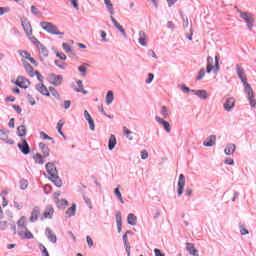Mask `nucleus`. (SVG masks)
I'll list each match as a JSON object with an SVG mask.
<instances>
[{"label": "nucleus", "instance_id": "1", "mask_svg": "<svg viewBox=\"0 0 256 256\" xmlns=\"http://www.w3.org/2000/svg\"><path fill=\"white\" fill-rule=\"evenodd\" d=\"M236 73L241 83H243L244 91L248 97V101L251 107H256V100H255V96L253 95V88L251 87V84L247 82V76H245V70H243V68H241L239 64L236 65Z\"/></svg>", "mask_w": 256, "mask_h": 256}, {"label": "nucleus", "instance_id": "2", "mask_svg": "<svg viewBox=\"0 0 256 256\" xmlns=\"http://www.w3.org/2000/svg\"><path fill=\"white\" fill-rule=\"evenodd\" d=\"M181 91H183V93H194L197 97H199V99H202L203 101H205V99H207V97H209V94L207 93V90H193L189 87H187V85L182 84L180 86Z\"/></svg>", "mask_w": 256, "mask_h": 256}, {"label": "nucleus", "instance_id": "3", "mask_svg": "<svg viewBox=\"0 0 256 256\" xmlns=\"http://www.w3.org/2000/svg\"><path fill=\"white\" fill-rule=\"evenodd\" d=\"M40 27L44 29V31H47V33H50L51 35H65L64 32L59 31V28L55 26V24L51 22H40Z\"/></svg>", "mask_w": 256, "mask_h": 256}, {"label": "nucleus", "instance_id": "4", "mask_svg": "<svg viewBox=\"0 0 256 256\" xmlns=\"http://www.w3.org/2000/svg\"><path fill=\"white\" fill-rule=\"evenodd\" d=\"M48 179L54 183L56 187H63V180L59 177V171L57 168H53L52 170L48 171Z\"/></svg>", "mask_w": 256, "mask_h": 256}, {"label": "nucleus", "instance_id": "5", "mask_svg": "<svg viewBox=\"0 0 256 256\" xmlns=\"http://www.w3.org/2000/svg\"><path fill=\"white\" fill-rule=\"evenodd\" d=\"M240 18L243 19L250 31H253L255 15L249 12H241Z\"/></svg>", "mask_w": 256, "mask_h": 256}, {"label": "nucleus", "instance_id": "6", "mask_svg": "<svg viewBox=\"0 0 256 256\" xmlns=\"http://www.w3.org/2000/svg\"><path fill=\"white\" fill-rule=\"evenodd\" d=\"M10 131L7 128H0V141H4L7 145H15V141L9 139Z\"/></svg>", "mask_w": 256, "mask_h": 256}, {"label": "nucleus", "instance_id": "7", "mask_svg": "<svg viewBox=\"0 0 256 256\" xmlns=\"http://www.w3.org/2000/svg\"><path fill=\"white\" fill-rule=\"evenodd\" d=\"M48 81L51 85H54V87H59V85H62L63 83V75H57L55 73H51L48 76Z\"/></svg>", "mask_w": 256, "mask_h": 256}, {"label": "nucleus", "instance_id": "8", "mask_svg": "<svg viewBox=\"0 0 256 256\" xmlns=\"http://www.w3.org/2000/svg\"><path fill=\"white\" fill-rule=\"evenodd\" d=\"M14 84L20 89H29V85H31V81L27 79L25 76H18Z\"/></svg>", "mask_w": 256, "mask_h": 256}, {"label": "nucleus", "instance_id": "9", "mask_svg": "<svg viewBox=\"0 0 256 256\" xmlns=\"http://www.w3.org/2000/svg\"><path fill=\"white\" fill-rule=\"evenodd\" d=\"M20 21L27 37H30V35H33V28L31 27V22H29V19L21 18Z\"/></svg>", "mask_w": 256, "mask_h": 256}, {"label": "nucleus", "instance_id": "10", "mask_svg": "<svg viewBox=\"0 0 256 256\" xmlns=\"http://www.w3.org/2000/svg\"><path fill=\"white\" fill-rule=\"evenodd\" d=\"M17 147L23 155H29V153H31V147L26 139H22V143H18Z\"/></svg>", "mask_w": 256, "mask_h": 256}, {"label": "nucleus", "instance_id": "11", "mask_svg": "<svg viewBox=\"0 0 256 256\" xmlns=\"http://www.w3.org/2000/svg\"><path fill=\"white\" fill-rule=\"evenodd\" d=\"M185 191V175L180 174L178 179V189H177V195L178 197H181Z\"/></svg>", "mask_w": 256, "mask_h": 256}, {"label": "nucleus", "instance_id": "12", "mask_svg": "<svg viewBox=\"0 0 256 256\" xmlns=\"http://www.w3.org/2000/svg\"><path fill=\"white\" fill-rule=\"evenodd\" d=\"M155 119L157 123H159L160 125H162V127H164V130L166 131V133H171V124L167 120L159 116H156Z\"/></svg>", "mask_w": 256, "mask_h": 256}, {"label": "nucleus", "instance_id": "13", "mask_svg": "<svg viewBox=\"0 0 256 256\" xmlns=\"http://www.w3.org/2000/svg\"><path fill=\"white\" fill-rule=\"evenodd\" d=\"M39 215H41V208L36 206L33 208L30 216V223H36L39 220Z\"/></svg>", "mask_w": 256, "mask_h": 256}, {"label": "nucleus", "instance_id": "14", "mask_svg": "<svg viewBox=\"0 0 256 256\" xmlns=\"http://www.w3.org/2000/svg\"><path fill=\"white\" fill-rule=\"evenodd\" d=\"M223 106H224L225 111H228V112L233 111V109L235 107V98H233V97L227 98Z\"/></svg>", "mask_w": 256, "mask_h": 256}, {"label": "nucleus", "instance_id": "15", "mask_svg": "<svg viewBox=\"0 0 256 256\" xmlns=\"http://www.w3.org/2000/svg\"><path fill=\"white\" fill-rule=\"evenodd\" d=\"M186 251H188L190 255L199 256V250H197L195 245L191 242H186Z\"/></svg>", "mask_w": 256, "mask_h": 256}, {"label": "nucleus", "instance_id": "16", "mask_svg": "<svg viewBox=\"0 0 256 256\" xmlns=\"http://www.w3.org/2000/svg\"><path fill=\"white\" fill-rule=\"evenodd\" d=\"M36 89L41 93V95H44V97H51V93H49V89H47L45 84H37Z\"/></svg>", "mask_w": 256, "mask_h": 256}, {"label": "nucleus", "instance_id": "17", "mask_svg": "<svg viewBox=\"0 0 256 256\" xmlns=\"http://www.w3.org/2000/svg\"><path fill=\"white\" fill-rule=\"evenodd\" d=\"M22 64L26 73H28L29 77H35V71L33 69V66H31L29 62H27L26 60H22Z\"/></svg>", "mask_w": 256, "mask_h": 256}, {"label": "nucleus", "instance_id": "18", "mask_svg": "<svg viewBox=\"0 0 256 256\" xmlns=\"http://www.w3.org/2000/svg\"><path fill=\"white\" fill-rule=\"evenodd\" d=\"M38 147H39L41 153H43V157H49L51 150L49 149V146H47L46 143L40 142L38 144Z\"/></svg>", "mask_w": 256, "mask_h": 256}, {"label": "nucleus", "instance_id": "19", "mask_svg": "<svg viewBox=\"0 0 256 256\" xmlns=\"http://www.w3.org/2000/svg\"><path fill=\"white\" fill-rule=\"evenodd\" d=\"M116 225H117L118 233H121L123 229V217L121 215V211L116 212Z\"/></svg>", "mask_w": 256, "mask_h": 256}, {"label": "nucleus", "instance_id": "20", "mask_svg": "<svg viewBox=\"0 0 256 256\" xmlns=\"http://www.w3.org/2000/svg\"><path fill=\"white\" fill-rule=\"evenodd\" d=\"M217 141L216 135H210L206 138V141L203 142L204 147H213Z\"/></svg>", "mask_w": 256, "mask_h": 256}, {"label": "nucleus", "instance_id": "21", "mask_svg": "<svg viewBox=\"0 0 256 256\" xmlns=\"http://www.w3.org/2000/svg\"><path fill=\"white\" fill-rule=\"evenodd\" d=\"M55 213V210L53 209V206H47L44 213L43 218L44 219H53V214Z\"/></svg>", "mask_w": 256, "mask_h": 256}, {"label": "nucleus", "instance_id": "22", "mask_svg": "<svg viewBox=\"0 0 256 256\" xmlns=\"http://www.w3.org/2000/svg\"><path fill=\"white\" fill-rule=\"evenodd\" d=\"M18 235L21 239H33V233H31V231H29L28 229H26L25 231H18Z\"/></svg>", "mask_w": 256, "mask_h": 256}, {"label": "nucleus", "instance_id": "23", "mask_svg": "<svg viewBox=\"0 0 256 256\" xmlns=\"http://www.w3.org/2000/svg\"><path fill=\"white\" fill-rule=\"evenodd\" d=\"M46 235L50 243H57V235L53 234L51 228H46Z\"/></svg>", "mask_w": 256, "mask_h": 256}, {"label": "nucleus", "instance_id": "24", "mask_svg": "<svg viewBox=\"0 0 256 256\" xmlns=\"http://www.w3.org/2000/svg\"><path fill=\"white\" fill-rule=\"evenodd\" d=\"M117 145V137L115 135H110V138L108 140V149L109 151H113Z\"/></svg>", "mask_w": 256, "mask_h": 256}, {"label": "nucleus", "instance_id": "25", "mask_svg": "<svg viewBox=\"0 0 256 256\" xmlns=\"http://www.w3.org/2000/svg\"><path fill=\"white\" fill-rule=\"evenodd\" d=\"M138 43H140L142 47H147V34H145V31L139 32Z\"/></svg>", "mask_w": 256, "mask_h": 256}, {"label": "nucleus", "instance_id": "26", "mask_svg": "<svg viewBox=\"0 0 256 256\" xmlns=\"http://www.w3.org/2000/svg\"><path fill=\"white\" fill-rule=\"evenodd\" d=\"M237 146L233 143L227 144L226 148L224 149L225 155H231L234 151H236Z\"/></svg>", "mask_w": 256, "mask_h": 256}, {"label": "nucleus", "instance_id": "27", "mask_svg": "<svg viewBox=\"0 0 256 256\" xmlns=\"http://www.w3.org/2000/svg\"><path fill=\"white\" fill-rule=\"evenodd\" d=\"M127 223L128 225H132V227H135V225H137V216H135V214L133 213L128 214Z\"/></svg>", "mask_w": 256, "mask_h": 256}, {"label": "nucleus", "instance_id": "28", "mask_svg": "<svg viewBox=\"0 0 256 256\" xmlns=\"http://www.w3.org/2000/svg\"><path fill=\"white\" fill-rule=\"evenodd\" d=\"M76 213H77V204L73 203L72 206L66 210V215H68V217H75Z\"/></svg>", "mask_w": 256, "mask_h": 256}, {"label": "nucleus", "instance_id": "29", "mask_svg": "<svg viewBox=\"0 0 256 256\" xmlns=\"http://www.w3.org/2000/svg\"><path fill=\"white\" fill-rule=\"evenodd\" d=\"M78 88H75L76 93H83V95H87L89 93L87 90L83 89V80H77Z\"/></svg>", "mask_w": 256, "mask_h": 256}, {"label": "nucleus", "instance_id": "30", "mask_svg": "<svg viewBox=\"0 0 256 256\" xmlns=\"http://www.w3.org/2000/svg\"><path fill=\"white\" fill-rule=\"evenodd\" d=\"M115 99V95L113 94L112 90H109L106 94V104L111 105Z\"/></svg>", "mask_w": 256, "mask_h": 256}, {"label": "nucleus", "instance_id": "31", "mask_svg": "<svg viewBox=\"0 0 256 256\" xmlns=\"http://www.w3.org/2000/svg\"><path fill=\"white\" fill-rule=\"evenodd\" d=\"M33 159L35 163H37L38 165H43V163H45V160L43 159V155H41V153L39 152L33 156Z\"/></svg>", "mask_w": 256, "mask_h": 256}, {"label": "nucleus", "instance_id": "32", "mask_svg": "<svg viewBox=\"0 0 256 256\" xmlns=\"http://www.w3.org/2000/svg\"><path fill=\"white\" fill-rule=\"evenodd\" d=\"M17 133L18 137H25L27 135V128L25 125L18 126Z\"/></svg>", "mask_w": 256, "mask_h": 256}, {"label": "nucleus", "instance_id": "33", "mask_svg": "<svg viewBox=\"0 0 256 256\" xmlns=\"http://www.w3.org/2000/svg\"><path fill=\"white\" fill-rule=\"evenodd\" d=\"M36 47L37 49H39V52L42 53V55H44V57H49V50H47V47H45V45L40 43V45Z\"/></svg>", "mask_w": 256, "mask_h": 256}, {"label": "nucleus", "instance_id": "34", "mask_svg": "<svg viewBox=\"0 0 256 256\" xmlns=\"http://www.w3.org/2000/svg\"><path fill=\"white\" fill-rule=\"evenodd\" d=\"M114 195L117 197L118 201L123 205L125 201L123 200V195L121 194V190H119V186L114 189Z\"/></svg>", "mask_w": 256, "mask_h": 256}, {"label": "nucleus", "instance_id": "35", "mask_svg": "<svg viewBox=\"0 0 256 256\" xmlns=\"http://www.w3.org/2000/svg\"><path fill=\"white\" fill-rule=\"evenodd\" d=\"M63 125H65V123H63L61 120L57 123V131L59 133V135H61L64 139H67V136H65V133H63Z\"/></svg>", "mask_w": 256, "mask_h": 256}, {"label": "nucleus", "instance_id": "36", "mask_svg": "<svg viewBox=\"0 0 256 256\" xmlns=\"http://www.w3.org/2000/svg\"><path fill=\"white\" fill-rule=\"evenodd\" d=\"M62 49H64V51L66 53H70V55L72 57H75V51H73V49H71V46H69V44L67 43H62Z\"/></svg>", "mask_w": 256, "mask_h": 256}, {"label": "nucleus", "instance_id": "37", "mask_svg": "<svg viewBox=\"0 0 256 256\" xmlns=\"http://www.w3.org/2000/svg\"><path fill=\"white\" fill-rule=\"evenodd\" d=\"M104 3H105V5L107 7V10L109 11V13L111 14V17H112V15L115 14L114 9H113V3H111V0H104Z\"/></svg>", "mask_w": 256, "mask_h": 256}, {"label": "nucleus", "instance_id": "38", "mask_svg": "<svg viewBox=\"0 0 256 256\" xmlns=\"http://www.w3.org/2000/svg\"><path fill=\"white\" fill-rule=\"evenodd\" d=\"M49 91H50V93H51V95L53 96V97H55V99H61V95L59 94V92L57 91V89H55V87H53V86H50L49 87Z\"/></svg>", "mask_w": 256, "mask_h": 256}, {"label": "nucleus", "instance_id": "39", "mask_svg": "<svg viewBox=\"0 0 256 256\" xmlns=\"http://www.w3.org/2000/svg\"><path fill=\"white\" fill-rule=\"evenodd\" d=\"M58 209H63V207H67L69 205V201L66 199L58 200V202H55Z\"/></svg>", "mask_w": 256, "mask_h": 256}, {"label": "nucleus", "instance_id": "40", "mask_svg": "<svg viewBox=\"0 0 256 256\" xmlns=\"http://www.w3.org/2000/svg\"><path fill=\"white\" fill-rule=\"evenodd\" d=\"M110 19H111L114 27H116V29H118V31L123 29V26L115 19V17L110 16Z\"/></svg>", "mask_w": 256, "mask_h": 256}, {"label": "nucleus", "instance_id": "41", "mask_svg": "<svg viewBox=\"0 0 256 256\" xmlns=\"http://www.w3.org/2000/svg\"><path fill=\"white\" fill-rule=\"evenodd\" d=\"M39 249L42 253V256H50L47 247H45V245H43L42 243H39Z\"/></svg>", "mask_w": 256, "mask_h": 256}, {"label": "nucleus", "instance_id": "42", "mask_svg": "<svg viewBox=\"0 0 256 256\" xmlns=\"http://www.w3.org/2000/svg\"><path fill=\"white\" fill-rule=\"evenodd\" d=\"M169 109H167V106H162L160 113L164 117V119H167L169 117Z\"/></svg>", "mask_w": 256, "mask_h": 256}, {"label": "nucleus", "instance_id": "43", "mask_svg": "<svg viewBox=\"0 0 256 256\" xmlns=\"http://www.w3.org/2000/svg\"><path fill=\"white\" fill-rule=\"evenodd\" d=\"M123 131H124V135H126L127 139H129V141H133V137L130 136L131 133H133V132H131V130H129V128H127L125 126L123 127Z\"/></svg>", "mask_w": 256, "mask_h": 256}, {"label": "nucleus", "instance_id": "44", "mask_svg": "<svg viewBox=\"0 0 256 256\" xmlns=\"http://www.w3.org/2000/svg\"><path fill=\"white\" fill-rule=\"evenodd\" d=\"M27 187H29V182L25 179L20 180V189L22 191H25V189H27Z\"/></svg>", "mask_w": 256, "mask_h": 256}, {"label": "nucleus", "instance_id": "45", "mask_svg": "<svg viewBox=\"0 0 256 256\" xmlns=\"http://www.w3.org/2000/svg\"><path fill=\"white\" fill-rule=\"evenodd\" d=\"M28 39L37 47L38 45H41V42L35 37V36H28Z\"/></svg>", "mask_w": 256, "mask_h": 256}, {"label": "nucleus", "instance_id": "46", "mask_svg": "<svg viewBox=\"0 0 256 256\" xmlns=\"http://www.w3.org/2000/svg\"><path fill=\"white\" fill-rule=\"evenodd\" d=\"M205 77V68H201L198 72V76L196 77V81H201Z\"/></svg>", "mask_w": 256, "mask_h": 256}, {"label": "nucleus", "instance_id": "47", "mask_svg": "<svg viewBox=\"0 0 256 256\" xmlns=\"http://www.w3.org/2000/svg\"><path fill=\"white\" fill-rule=\"evenodd\" d=\"M219 59H220L219 55H216L215 56V65L213 66L214 73H217V71H219Z\"/></svg>", "mask_w": 256, "mask_h": 256}, {"label": "nucleus", "instance_id": "48", "mask_svg": "<svg viewBox=\"0 0 256 256\" xmlns=\"http://www.w3.org/2000/svg\"><path fill=\"white\" fill-rule=\"evenodd\" d=\"M31 13L32 15H42V12L35 6H31Z\"/></svg>", "mask_w": 256, "mask_h": 256}, {"label": "nucleus", "instance_id": "49", "mask_svg": "<svg viewBox=\"0 0 256 256\" xmlns=\"http://www.w3.org/2000/svg\"><path fill=\"white\" fill-rule=\"evenodd\" d=\"M57 168V166H55V162H48L46 164V171L49 172L53 169Z\"/></svg>", "mask_w": 256, "mask_h": 256}, {"label": "nucleus", "instance_id": "50", "mask_svg": "<svg viewBox=\"0 0 256 256\" xmlns=\"http://www.w3.org/2000/svg\"><path fill=\"white\" fill-rule=\"evenodd\" d=\"M87 121H88V125L90 127V131H95V120H93V118H90Z\"/></svg>", "mask_w": 256, "mask_h": 256}, {"label": "nucleus", "instance_id": "51", "mask_svg": "<svg viewBox=\"0 0 256 256\" xmlns=\"http://www.w3.org/2000/svg\"><path fill=\"white\" fill-rule=\"evenodd\" d=\"M84 202L86 205H88L89 209H93V206L91 205V199H89L85 194L82 195Z\"/></svg>", "mask_w": 256, "mask_h": 256}, {"label": "nucleus", "instance_id": "52", "mask_svg": "<svg viewBox=\"0 0 256 256\" xmlns=\"http://www.w3.org/2000/svg\"><path fill=\"white\" fill-rule=\"evenodd\" d=\"M18 53L21 57H24V58L31 57V53H29L27 50H19Z\"/></svg>", "mask_w": 256, "mask_h": 256}, {"label": "nucleus", "instance_id": "53", "mask_svg": "<svg viewBox=\"0 0 256 256\" xmlns=\"http://www.w3.org/2000/svg\"><path fill=\"white\" fill-rule=\"evenodd\" d=\"M56 57H58V59L61 61H67V56L63 52H57Z\"/></svg>", "mask_w": 256, "mask_h": 256}, {"label": "nucleus", "instance_id": "54", "mask_svg": "<svg viewBox=\"0 0 256 256\" xmlns=\"http://www.w3.org/2000/svg\"><path fill=\"white\" fill-rule=\"evenodd\" d=\"M153 79H155V75L153 73H149L148 78L145 80V83H147L149 85V84L153 83Z\"/></svg>", "mask_w": 256, "mask_h": 256}, {"label": "nucleus", "instance_id": "55", "mask_svg": "<svg viewBox=\"0 0 256 256\" xmlns=\"http://www.w3.org/2000/svg\"><path fill=\"white\" fill-rule=\"evenodd\" d=\"M11 107L16 111V113H18V115H21V113L23 112V109H21V106L19 105L12 104Z\"/></svg>", "mask_w": 256, "mask_h": 256}, {"label": "nucleus", "instance_id": "56", "mask_svg": "<svg viewBox=\"0 0 256 256\" xmlns=\"http://www.w3.org/2000/svg\"><path fill=\"white\" fill-rule=\"evenodd\" d=\"M27 100L30 103V105L34 106L37 105V102L35 101V98L31 96V94H27Z\"/></svg>", "mask_w": 256, "mask_h": 256}, {"label": "nucleus", "instance_id": "57", "mask_svg": "<svg viewBox=\"0 0 256 256\" xmlns=\"http://www.w3.org/2000/svg\"><path fill=\"white\" fill-rule=\"evenodd\" d=\"M52 189L53 188L51 187V185L47 184V185L44 186V193L46 195H49V193H51Z\"/></svg>", "mask_w": 256, "mask_h": 256}, {"label": "nucleus", "instance_id": "58", "mask_svg": "<svg viewBox=\"0 0 256 256\" xmlns=\"http://www.w3.org/2000/svg\"><path fill=\"white\" fill-rule=\"evenodd\" d=\"M34 75H36L38 81H40V83H43V75H41V73L39 71H34Z\"/></svg>", "mask_w": 256, "mask_h": 256}, {"label": "nucleus", "instance_id": "59", "mask_svg": "<svg viewBox=\"0 0 256 256\" xmlns=\"http://www.w3.org/2000/svg\"><path fill=\"white\" fill-rule=\"evenodd\" d=\"M78 71L82 73V75H87V68L83 65L78 67Z\"/></svg>", "mask_w": 256, "mask_h": 256}, {"label": "nucleus", "instance_id": "60", "mask_svg": "<svg viewBox=\"0 0 256 256\" xmlns=\"http://www.w3.org/2000/svg\"><path fill=\"white\" fill-rule=\"evenodd\" d=\"M225 165H235V160L232 158H226L224 161Z\"/></svg>", "mask_w": 256, "mask_h": 256}, {"label": "nucleus", "instance_id": "61", "mask_svg": "<svg viewBox=\"0 0 256 256\" xmlns=\"http://www.w3.org/2000/svg\"><path fill=\"white\" fill-rule=\"evenodd\" d=\"M240 234L241 235H249V230L247 228L240 226Z\"/></svg>", "mask_w": 256, "mask_h": 256}, {"label": "nucleus", "instance_id": "62", "mask_svg": "<svg viewBox=\"0 0 256 256\" xmlns=\"http://www.w3.org/2000/svg\"><path fill=\"white\" fill-rule=\"evenodd\" d=\"M7 229V221H0V230L5 231Z\"/></svg>", "mask_w": 256, "mask_h": 256}, {"label": "nucleus", "instance_id": "63", "mask_svg": "<svg viewBox=\"0 0 256 256\" xmlns=\"http://www.w3.org/2000/svg\"><path fill=\"white\" fill-rule=\"evenodd\" d=\"M154 255H155V256H165V253L161 252L160 249L155 248V249H154Z\"/></svg>", "mask_w": 256, "mask_h": 256}, {"label": "nucleus", "instance_id": "64", "mask_svg": "<svg viewBox=\"0 0 256 256\" xmlns=\"http://www.w3.org/2000/svg\"><path fill=\"white\" fill-rule=\"evenodd\" d=\"M86 241L88 243V247H93V239L91 236H86Z\"/></svg>", "mask_w": 256, "mask_h": 256}]
</instances>
